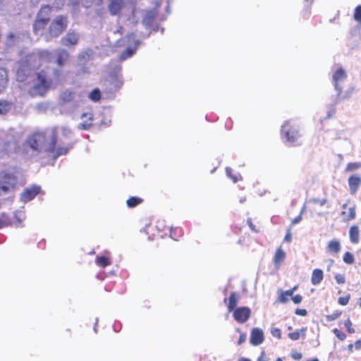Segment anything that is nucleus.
Instances as JSON below:
<instances>
[{"label": "nucleus", "mask_w": 361, "mask_h": 361, "mask_svg": "<svg viewBox=\"0 0 361 361\" xmlns=\"http://www.w3.org/2000/svg\"><path fill=\"white\" fill-rule=\"evenodd\" d=\"M52 7L47 4L42 5L32 24V31L35 35H42L50 21Z\"/></svg>", "instance_id": "nucleus-2"}, {"label": "nucleus", "mask_w": 361, "mask_h": 361, "mask_svg": "<svg viewBox=\"0 0 361 361\" xmlns=\"http://www.w3.org/2000/svg\"><path fill=\"white\" fill-rule=\"evenodd\" d=\"M78 42H79V35L77 32H75L74 31L68 32L61 39V42L62 45L67 47H73V46L76 45L78 43Z\"/></svg>", "instance_id": "nucleus-11"}, {"label": "nucleus", "mask_w": 361, "mask_h": 361, "mask_svg": "<svg viewBox=\"0 0 361 361\" xmlns=\"http://www.w3.org/2000/svg\"><path fill=\"white\" fill-rule=\"evenodd\" d=\"M238 361H251L249 358L246 357H240Z\"/></svg>", "instance_id": "nucleus-59"}, {"label": "nucleus", "mask_w": 361, "mask_h": 361, "mask_svg": "<svg viewBox=\"0 0 361 361\" xmlns=\"http://www.w3.org/2000/svg\"><path fill=\"white\" fill-rule=\"evenodd\" d=\"M298 288V285H295L291 289H289V290H287V291H288V293H290V295L293 296L294 292L295 290H297Z\"/></svg>", "instance_id": "nucleus-54"}, {"label": "nucleus", "mask_w": 361, "mask_h": 361, "mask_svg": "<svg viewBox=\"0 0 361 361\" xmlns=\"http://www.w3.org/2000/svg\"><path fill=\"white\" fill-rule=\"evenodd\" d=\"M286 254L280 246L275 252L273 257V263L276 269H279L281 265V263L285 260Z\"/></svg>", "instance_id": "nucleus-15"}, {"label": "nucleus", "mask_w": 361, "mask_h": 361, "mask_svg": "<svg viewBox=\"0 0 361 361\" xmlns=\"http://www.w3.org/2000/svg\"><path fill=\"white\" fill-rule=\"evenodd\" d=\"M279 296L277 298V302L280 303H286L289 300V297H291L292 295H290V293L287 290H279Z\"/></svg>", "instance_id": "nucleus-30"}, {"label": "nucleus", "mask_w": 361, "mask_h": 361, "mask_svg": "<svg viewBox=\"0 0 361 361\" xmlns=\"http://www.w3.org/2000/svg\"><path fill=\"white\" fill-rule=\"evenodd\" d=\"M37 82L30 90V94L32 97H44L52 85V80L48 76L47 72L42 70L37 73Z\"/></svg>", "instance_id": "nucleus-4"}, {"label": "nucleus", "mask_w": 361, "mask_h": 361, "mask_svg": "<svg viewBox=\"0 0 361 361\" xmlns=\"http://www.w3.org/2000/svg\"><path fill=\"white\" fill-rule=\"evenodd\" d=\"M93 0H90L89 1H87L85 4H84V6L86 7V8H89L92 6V2Z\"/></svg>", "instance_id": "nucleus-58"}, {"label": "nucleus", "mask_w": 361, "mask_h": 361, "mask_svg": "<svg viewBox=\"0 0 361 361\" xmlns=\"http://www.w3.org/2000/svg\"><path fill=\"white\" fill-rule=\"evenodd\" d=\"M350 299V295L348 294L347 295L344 297H339L338 299V303L342 306L347 305L349 302V300Z\"/></svg>", "instance_id": "nucleus-40"}, {"label": "nucleus", "mask_w": 361, "mask_h": 361, "mask_svg": "<svg viewBox=\"0 0 361 361\" xmlns=\"http://www.w3.org/2000/svg\"><path fill=\"white\" fill-rule=\"evenodd\" d=\"M326 248L330 252L337 254L341 250L340 242L336 240H331L328 243Z\"/></svg>", "instance_id": "nucleus-24"}, {"label": "nucleus", "mask_w": 361, "mask_h": 361, "mask_svg": "<svg viewBox=\"0 0 361 361\" xmlns=\"http://www.w3.org/2000/svg\"><path fill=\"white\" fill-rule=\"evenodd\" d=\"M37 58L41 63H49L52 60V52L47 49H42L37 51Z\"/></svg>", "instance_id": "nucleus-18"}, {"label": "nucleus", "mask_w": 361, "mask_h": 361, "mask_svg": "<svg viewBox=\"0 0 361 361\" xmlns=\"http://www.w3.org/2000/svg\"><path fill=\"white\" fill-rule=\"evenodd\" d=\"M89 98L94 102H99L101 99V92L99 90L95 88L92 90V92L90 93Z\"/></svg>", "instance_id": "nucleus-35"}, {"label": "nucleus", "mask_w": 361, "mask_h": 361, "mask_svg": "<svg viewBox=\"0 0 361 361\" xmlns=\"http://www.w3.org/2000/svg\"><path fill=\"white\" fill-rule=\"evenodd\" d=\"M326 199H323L322 200L319 201V204L320 205H324L326 202Z\"/></svg>", "instance_id": "nucleus-61"}, {"label": "nucleus", "mask_w": 361, "mask_h": 361, "mask_svg": "<svg viewBox=\"0 0 361 361\" xmlns=\"http://www.w3.org/2000/svg\"><path fill=\"white\" fill-rule=\"evenodd\" d=\"M342 314V311L337 310L334 311L332 314H328L326 316V319L328 322H332L337 319H338Z\"/></svg>", "instance_id": "nucleus-37"}, {"label": "nucleus", "mask_w": 361, "mask_h": 361, "mask_svg": "<svg viewBox=\"0 0 361 361\" xmlns=\"http://www.w3.org/2000/svg\"><path fill=\"white\" fill-rule=\"evenodd\" d=\"M61 131L62 137L69 140L72 135L71 130L66 126H52L43 130H36L26 137L23 143V150L30 149L33 154L45 153L51 155L54 159L66 154L72 147L71 143H58V134Z\"/></svg>", "instance_id": "nucleus-1"}, {"label": "nucleus", "mask_w": 361, "mask_h": 361, "mask_svg": "<svg viewBox=\"0 0 361 361\" xmlns=\"http://www.w3.org/2000/svg\"><path fill=\"white\" fill-rule=\"evenodd\" d=\"M306 361H319V360L318 358L315 357V358H312L311 360H307Z\"/></svg>", "instance_id": "nucleus-62"}, {"label": "nucleus", "mask_w": 361, "mask_h": 361, "mask_svg": "<svg viewBox=\"0 0 361 361\" xmlns=\"http://www.w3.org/2000/svg\"><path fill=\"white\" fill-rule=\"evenodd\" d=\"M17 182V177L13 173L2 171L0 173V195L14 188Z\"/></svg>", "instance_id": "nucleus-6"}, {"label": "nucleus", "mask_w": 361, "mask_h": 361, "mask_svg": "<svg viewBox=\"0 0 361 361\" xmlns=\"http://www.w3.org/2000/svg\"><path fill=\"white\" fill-rule=\"evenodd\" d=\"M335 280L338 284H343L345 282V276L341 274H336Z\"/></svg>", "instance_id": "nucleus-46"}, {"label": "nucleus", "mask_w": 361, "mask_h": 361, "mask_svg": "<svg viewBox=\"0 0 361 361\" xmlns=\"http://www.w3.org/2000/svg\"><path fill=\"white\" fill-rule=\"evenodd\" d=\"M239 295L235 292H232L228 298H224V302L227 305V309L229 312H231L238 305Z\"/></svg>", "instance_id": "nucleus-14"}, {"label": "nucleus", "mask_w": 361, "mask_h": 361, "mask_svg": "<svg viewBox=\"0 0 361 361\" xmlns=\"http://www.w3.org/2000/svg\"><path fill=\"white\" fill-rule=\"evenodd\" d=\"M344 326L349 334L355 333V329L352 326L353 324L350 319H348L344 322Z\"/></svg>", "instance_id": "nucleus-42"}, {"label": "nucleus", "mask_w": 361, "mask_h": 361, "mask_svg": "<svg viewBox=\"0 0 361 361\" xmlns=\"http://www.w3.org/2000/svg\"><path fill=\"white\" fill-rule=\"evenodd\" d=\"M271 334L274 337L277 338L278 339L281 338V331L279 328H273L271 331Z\"/></svg>", "instance_id": "nucleus-45"}, {"label": "nucleus", "mask_w": 361, "mask_h": 361, "mask_svg": "<svg viewBox=\"0 0 361 361\" xmlns=\"http://www.w3.org/2000/svg\"><path fill=\"white\" fill-rule=\"evenodd\" d=\"M40 187L37 185L26 188L20 195V200L27 202L33 200L40 192Z\"/></svg>", "instance_id": "nucleus-9"}, {"label": "nucleus", "mask_w": 361, "mask_h": 361, "mask_svg": "<svg viewBox=\"0 0 361 361\" xmlns=\"http://www.w3.org/2000/svg\"><path fill=\"white\" fill-rule=\"evenodd\" d=\"M276 361H283V360L281 357H279L276 360Z\"/></svg>", "instance_id": "nucleus-64"}, {"label": "nucleus", "mask_w": 361, "mask_h": 361, "mask_svg": "<svg viewBox=\"0 0 361 361\" xmlns=\"http://www.w3.org/2000/svg\"><path fill=\"white\" fill-rule=\"evenodd\" d=\"M292 301L294 304H300L302 301V296L300 294L291 296Z\"/></svg>", "instance_id": "nucleus-48"}, {"label": "nucleus", "mask_w": 361, "mask_h": 361, "mask_svg": "<svg viewBox=\"0 0 361 361\" xmlns=\"http://www.w3.org/2000/svg\"><path fill=\"white\" fill-rule=\"evenodd\" d=\"M347 77V74L343 68H339L333 75L332 79L335 89L338 91L339 95L341 92V88L338 86V82L344 80Z\"/></svg>", "instance_id": "nucleus-13"}, {"label": "nucleus", "mask_w": 361, "mask_h": 361, "mask_svg": "<svg viewBox=\"0 0 361 361\" xmlns=\"http://www.w3.org/2000/svg\"><path fill=\"white\" fill-rule=\"evenodd\" d=\"M226 175L233 180V183H237L239 180H242V177L240 174H233L232 169L227 167L226 168Z\"/></svg>", "instance_id": "nucleus-33"}, {"label": "nucleus", "mask_w": 361, "mask_h": 361, "mask_svg": "<svg viewBox=\"0 0 361 361\" xmlns=\"http://www.w3.org/2000/svg\"><path fill=\"white\" fill-rule=\"evenodd\" d=\"M8 78L6 71L4 68H0V94L6 88Z\"/></svg>", "instance_id": "nucleus-25"}, {"label": "nucleus", "mask_w": 361, "mask_h": 361, "mask_svg": "<svg viewBox=\"0 0 361 361\" xmlns=\"http://www.w3.org/2000/svg\"><path fill=\"white\" fill-rule=\"evenodd\" d=\"M82 118H87V121L80 123L79 128L83 130H87L90 128L92 125V115L91 114H83L82 115Z\"/></svg>", "instance_id": "nucleus-29"}, {"label": "nucleus", "mask_w": 361, "mask_h": 361, "mask_svg": "<svg viewBox=\"0 0 361 361\" xmlns=\"http://www.w3.org/2000/svg\"><path fill=\"white\" fill-rule=\"evenodd\" d=\"M63 72L60 69H54L53 71V76L56 80L59 81L61 79Z\"/></svg>", "instance_id": "nucleus-44"}, {"label": "nucleus", "mask_w": 361, "mask_h": 361, "mask_svg": "<svg viewBox=\"0 0 361 361\" xmlns=\"http://www.w3.org/2000/svg\"><path fill=\"white\" fill-rule=\"evenodd\" d=\"M74 97V91L70 89L64 90L60 93V104L63 105L67 103H70L73 101Z\"/></svg>", "instance_id": "nucleus-16"}, {"label": "nucleus", "mask_w": 361, "mask_h": 361, "mask_svg": "<svg viewBox=\"0 0 361 361\" xmlns=\"http://www.w3.org/2000/svg\"><path fill=\"white\" fill-rule=\"evenodd\" d=\"M349 238L352 243L357 244L360 241V229L357 225H353L349 229Z\"/></svg>", "instance_id": "nucleus-19"}, {"label": "nucleus", "mask_w": 361, "mask_h": 361, "mask_svg": "<svg viewBox=\"0 0 361 361\" xmlns=\"http://www.w3.org/2000/svg\"><path fill=\"white\" fill-rule=\"evenodd\" d=\"M301 220H302V215L300 214L292 220L291 225H295V224L299 223Z\"/></svg>", "instance_id": "nucleus-52"}, {"label": "nucleus", "mask_w": 361, "mask_h": 361, "mask_svg": "<svg viewBox=\"0 0 361 361\" xmlns=\"http://www.w3.org/2000/svg\"><path fill=\"white\" fill-rule=\"evenodd\" d=\"M257 361H268L266 353L264 351H262L257 358Z\"/></svg>", "instance_id": "nucleus-51"}, {"label": "nucleus", "mask_w": 361, "mask_h": 361, "mask_svg": "<svg viewBox=\"0 0 361 361\" xmlns=\"http://www.w3.org/2000/svg\"><path fill=\"white\" fill-rule=\"evenodd\" d=\"M233 312V317L239 324L246 322L251 315V310L248 307H237Z\"/></svg>", "instance_id": "nucleus-7"}, {"label": "nucleus", "mask_w": 361, "mask_h": 361, "mask_svg": "<svg viewBox=\"0 0 361 361\" xmlns=\"http://www.w3.org/2000/svg\"><path fill=\"white\" fill-rule=\"evenodd\" d=\"M295 314L305 317L307 314V311L305 309L297 308L295 311Z\"/></svg>", "instance_id": "nucleus-50"}, {"label": "nucleus", "mask_w": 361, "mask_h": 361, "mask_svg": "<svg viewBox=\"0 0 361 361\" xmlns=\"http://www.w3.org/2000/svg\"><path fill=\"white\" fill-rule=\"evenodd\" d=\"M343 260L348 264H352L355 262L354 255L350 252H345L343 254Z\"/></svg>", "instance_id": "nucleus-36"}, {"label": "nucleus", "mask_w": 361, "mask_h": 361, "mask_svg": "<svg viewBox=\"0 0 361 361\" xmlns=\"http://www.w3.org/2000/svg\"><path fill=\"white\" fill-rule=\"evenodd\" d=\"M284 241L290 243L292 240L291 228H288L283 238Z\"/></svg>", "instance_id": "nucleus-49"}, {"label": "nucleus", "mask_w": 361, "mask_h": 361, "mask_svg": "<svg viewBox=\"0 0 361 361\" xmlns=\"http://www.w3.org/2000/svg\"><path fill=\"white\" fill-rule=\"evenodd\" d=\"M115 33H118L120 35H122L123 33V26H119Z\"/></svg>", "instance_id": "nucleus-56"}, {"label": "nucleus", "mask_w": 361, "mask_h": 361, "mask_svg": "<svg viewBox=\"0 0 361 361\" xmlns=\"http://www.w3.org/2000/svg\"><path fill=\"white\" fill-rule=\"evenodd\" d=\"M353 18L355 21L361 23V5L357 6L353 13Z\"/></svg>", "instance_id": "nucleus-38"}, {"label": "nucleus", "mask_w": 361, "mask_h": 361, "mask_svg": "<svg viewBox=\"0 0 361 361\" xmlns=\"http://www.w3.org/2000/svg\"><path fill=\"white\" fill-rule=\"evenodd\" d=\"M143 199L136 196L130 197L126 200V204L129 208H134L143 202Z\"/></svg>", "instance_id": "nucleus-27"}, {"label": "nucleus", "mask_w": 361, "mask_h": 361, "mask_svg": "<svg viewBox=\"0 0 361 361\" xmlns=\"http://www.w3.org/2000/svg\"><path fill=\"white\" fill-rule=\"evenodd\" d=\"M305 331H306V329L303 327L300 331L290 332L288 334V336L292 341H297L300 338L301 335L303 337L305 336Z\"/></svg>", "instance_id": "nucleus-31"}, {"label": "nucleus", "mask_w": 361, "mask_h": 361, "mask_svg": "<svg viewBox=\"0 0 361 361\" xmlns=\"http://www.w3.org/2000/svg\"><path fill=\"white\" fill-rule=\"evenodd\" d=\"M361 183V178L358 176H351L348 178V185L350 191L354 193L355 192Z\"/></svg>", "instance_id": "nucleus-22"}, {"label": "nucleus", "mask_w": 361, "mask_h": 361, "mask_svg": "<svg viewBox=\"0 0 361 361\" xmlns=\"http://www.w3.org/2000/svg\"><path fill=\"white\" fill-rule=\"evenodd\" d=\"M110 85L114 90L120 89L123 85V80L121 75L114 73L111 75Z\"/></svg>", "instance_id": "nucleus-20"}, {"label": "nucleus", "mask_w": 361, "mask_h": 361, "mask_svg": "<svg viewBox=\"0 0 361 361\" xmlns=\"http://www.w3.org/2000/svg\"><path fill=\"white\" fill-rule=\"evenodd\" d=\"M281 135L286 138L288 142L294 146L298 145V141L301 137L299 126L291 120L286 121L283 123Z\"/></svg>", "instance_id": "nucleus-5"}, {"label": "nucleus", "mask_w": 361, "mask_h": 361, "mask_svg": "<svg viewBox=\"0 0 361 361\" xmlns=\"http://www.w3.org/2000/svg\"><path fill=\"white\" fill-rule=\"evenodd\" d=\"M324 279L323 271L320 269H314L312 272L311 283L314 286L319 284Z\"/></svg>", "instance_id": "nucleus-21"}, {"label": "nucleus", "mask_w": 361, "mask_h": 361, "mask_svg": "<svg viewBox=\"0 0 361 361\" xmlns=\"http://www.w3.org/2000/svg\"><path fill=\"white\" fill-rule=\"evenodd\" d=\"M236 331L239 333H240V335L239 336V338H238V345H240L241 344H243V343L245 342L246 341V338H247V336H246V334L245 333H242L240 331V329H236Z\"/></svg>", "instance_id": "nucleus-43"}, {"label": "nucleus", "mask_w": 361, "mask_h": 361, "mask_svg": "<svg viewBox=\"0 0 361 361\" xmlns=\"http://www.w3.org/2000/svg\"><path fill=\"white\" fill-rule=\"evenodd\" d=\"M354 348L356 350H361V340H357L354 343Z\"/></svg>", "instance_id": "nucleus-53"}, {"label": "nucleus", "mask_w": 361, "mask_h": 361, "mask_svg": "<svg viewBox=\"0 0 361 361\" xmlns=\"http://www.w3.org/2000/svg\"><path fill=\"white\" fill-rule=\"evenodd\" d=\"M135 53V50L131 48H127L119 56L120 61H124L131 57Z\"/></svg>", "instance_id": "nucleus-34"}, {"label": "nucleus", "mask_w": 361, "mask_h": 361, "mask_svg": "<svg viewBox=\"0 0 361 361\" xmlns=\"http://www.w3.org/2000/svg\"><path fill=\"white\" fill-rule=\"evenodd\" d=\"M361 167V164L360 163H357V162H350V163H348L346 166V171H354L357 169H359Z\"/></svg>", "instance_id": "nucleus-41"}, {"label": "nucleus", "mask_w": 361, "mask_h": 361, "mask_svg": "<svg viewBox=\"0 0 361 361\" xmlns=\"http://www.w3.org/2000/svg\"><path fill=\"white\" fill-rule=\"evenodd\" d=\"M291 357L294 360H300L302 358V354L300 352H298V351H295V350H293L291 352Z\"/></svg>", "instance_id": "nucleus-47"}, {"label": "nucleus", "mask_w": 361, "mask_h": 361, "mask_svg": "<svg viewBox=\"0 0 361 361\" xmlns=\"http://www.w3.org/2000/svg\"><path fill=\"white\" fill-rule=\"evenodd\" d=\"M183 229L179 226H171L170 229V236L175 240L178 239L183 235Z\"/></svg>", "instance_id": "nucleus-28"}, {"label": "nucleus", "mask_w": 361, "mask_h": 361, "mask_svg": "<svg viewBox=\"0 0 361 361\" xmlns=\"http://www.w3.org/2000/svg\"><path fill=\"white\" fill-rule=\"evenodd\" d=\"M353 348H354V345L353 343H350L348 345V351L349 353H351L353 352Z\"/></svg>", "instance_id": "nucleus-57"}, {"label": "nucleus", "mask_w": 361, "mask_h": 361, "mask_svg": "<svg viewBox=\"0 0 361 361\" xmlns=\"http://www.w3.org/2000/svg\"><path fill=\"white\" fill-rule=\"evenodd\" d=\"M228 129H231L232 128V126H233V122L231 119H228Z\"/></svg>", "instance_id": "nucleus-60"}, {"label": "nucleus", "mask_w": 361, "mask_h": 361, "mask_svg": "<svg viewBox=\"0 0 361 361\" xmlns=\"http://www.w3.org/2000/svg\"><path fill=\"white\" fill-rule=\"evenodd\" d=\"M357 304L359 305V306L361 307V297L358 299L357 300Z\"/></svg>", "instance_id": "nucleus-63"}, {"label": "nucleus", "mask_w": 361, "mask_h": 361, "mask_svg": "<svg viewBox=\"0 0 361 361\" xmlns=\"http://www.w3.org/2000/svg\"><path fill=\"white\" fill-rule=\"evenodd\" d=\"M13 103L5 99H0V114H6L12 108Z\"/></svg>", "instance_id": "nucleus-26"}, {"label": "nucleus", "mask_w": 361, "mask_h": 361, "mask_svg": "<svg viewBox=\"0 0 361 361\" xmlns=\"http://www.w3.org/2000/svg\"><path fill=\"white\" fill-rule=\"evenodd\" d=\"M264 333L259 328H254L251 331L250 342L252 345L257 346L264 341Z\"/></svg>", "instance_id": "nucleus-12"}, {"label": "nucleus", "mask_w": 361, "mask_h": 361, "mask_svg": "<svg viewBox=\"0 0 361 361\" xmlns=\"http://www.w3.org/2000/svg\"><path fill=\"white\" fill-rule=\"evenodd\" d=\"M95 264L102 268L106 267L112 264V259L109 252L106 255L97 256Z\"/></svg>", "instance_id": "nucleus-17"}, {"label": "nucleus", "mask_w": 361, "mask_h": 361, "mask_svg": "<svg viewBox=\"0 0 361 361\" xmlns=\"http://www.w3.org/2000/svg\"><path fill=\"white\" fill-rule=\"evenodd\" d=\"M333 333L340 341H343L346 338V334L338 329H334Z\"/></svg>", "instance_id": "nucleus-39"}, {"label": "nucleus", "mask_w": 361, "mask_h": 361, "mask_svg": "<svg viewBox=\"0 0 361 361\" xmlns=\"http://www.w3.org/2000/svg\"><path fill=\"white\" fill-rule=\"evenodd\" d=\"M11 224V220L6 213L0 214V229Z\"/></svg>", "instance_id": "nucleus-32"}, {"label": "nucleus", "mask_w": 361, "mask_h": 361, "mask_svg": "<svg viewBox=\"0 0 361 361\" xmlns=\"http://www.w3.org/2000/svg\"><path fill=\"white\" fill-rule=\"evenodd\" d=\"M56 65L62 68L69 60V53L67 50L61 48L56 49L54 51Z\"/></svg>", "instance_id": "nucleus-10"}, {"label": "nucleus", "mask_w": 361, "mask_h": 361, "mask_svg": "<svg viewBox=\"0 0 361 361\" xmlns=\"http://www.w3.org/2000/svg\"><path fill=\"white\" fill-rule=\"evenodd\" d=\"M310 13H311L310 7H307L305 11L304 17L308 18L310 16Z\"/></svg>", "instance_id": "nucleus-55"}, {"label": "nucleus", "mask_w": 361, "mask_h": 361, "mask_svg": "<svg viewBox=\"0 0 361 361\" xmlns=\"http://www.w3.org/2000/svg\"><path fill=\"white\" fill-rule=\"evenodd\" d=\"M68 25V19L66 16L59 15L56 16L49 23L46 31V40L49 41L57 38L66 31Z\"/></svg>", "instance_id": "nucleus-3"}, {"label": "nucleus", "mask_w": 361, "mask_h": 361, "mask_svg": "<svg viewBox=\"0 0 361 361\" xmlns=\"http://www.w3.org/2000/svg\"><path fill=\"white\" fill-rule=\"evenodd\" d=\"M125 6V0H108L107 8L111 16L121 15Z\"/></svg>", "instance_id": "nucleus-8"}, {"label": "nucleus", "mask_w": 361, "mask_h": 361, "mask_svg": "<svg viewBox=\"0 0 361 361\" xmlns=\"http://www.w3.org/2000/svg\"><path fill=\"white\" fill-rule=\"evenodd\" d=\"M341 215L344 221H350L355 219L356 212L355 207H351L348 209V211H342Z\"/></svg>", "instance_id": "nucleus-23"}]
</instances>
